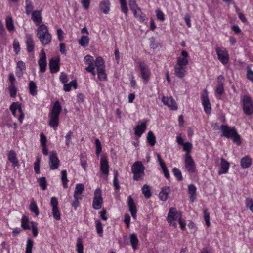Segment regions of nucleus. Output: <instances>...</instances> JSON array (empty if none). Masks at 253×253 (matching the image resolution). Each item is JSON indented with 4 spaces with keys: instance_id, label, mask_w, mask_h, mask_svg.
I'll return each mask as SVG.
<instances>
[{
    "instance_id": "1",
    "label": "nucleus",
    "mask_w": 253,
    "mask_h": 253,
    "mask_svg": "<svg viewBox=\"0 0 253 253\" xmlns=\"http://www.w3.org/2000/svg\"><path fill=\"white\" fill-rule=\"evenodd\" d=\"M37 37L43 46L48 45L51 41V35L49 33L47 27L41 24L37 30Z\"/></svg>"
},
{
    "instance_id": "2",
    "label": "nucleus",
    "mask_w": 253,
    "mask_h": 253,
    "mask_svg": "<svg viewBox=\"0 0 253 253\" xmlns=\"http://www.w3.org/2000/svg\"><path fill=\"white\" fill-rule=\"evenodd\" d=\"M62 111V107L58 101H56L49 113L50 121L49 125L55 129L59 125V115Z\"/></svg>"
},
{
    "instance_id": "3",
    "label": "nucleus",
    "mask_w": 253,
    "mask_h": 253,
    "mask_svg": "<svg viewBox=\"0 0 253 253\" xmlns=\"http://www.w3.org/2000/svg\"><path fill=\"white\" fill-rule=\"evenodd\" d=\"M221 129L222 136L227 138H232L234 142L236 143L237 145H240L241 144L240 136L234 127L230 128L228 126L222 125L221 126Z\"/></svg>"
},
{
    "instance_id": "4",
    "label": "nucleus",
    "mask_w": 253,
    "mask_h": 253,
    "mask_svg": "<svg viewBox=\"0 0 253 253\" xmlns=\"http://www.w3.org/2000/svg\"><path fill=\"white\" fill-rule=\"evenodd\" d=\"M145 167L141 161L135 162L131 166L133 180L135 181L142 180L145 176Z\"/></svg>"
},
{
    "instance_id": "5",
    "label": "nucleus",
    "mask_w": 253,
    "mask_h": 253,
    "mask_svg": "<svg viewBox=\"0 0 253 253\" xmlns=\"http://www.w3.org/2000/svg\"><path fill=\"white\" fill-rule=\"evenodd\" d=\"M179 217H181V213L177 212L175 208H170L167 218V221L169 225L176 228L177 224L175 221L176 220H178Z\"/></svg>"
},
{
    "instance_id": "6",
    "label": "nucleus",
    "mask_w": 253,
    "mask_h": 253,
    "mask_svg": "<svg viewBox=\"0 0 253 253\" xmlns=\"http://www.w3.org/2000/svg\"><path fill=\"white\" fill-rule=\"evenodd\" d=\"M84 190V186L83 184L78 183L76 184L74 193V200L72 203V206L75 208L79 206V201L82 199L81 194Z\"/></svg>"
},
{
    "instance_id": "7",
    "label": "nucleus",
    "mask_w": 253,
    "mask_h": 253,
    "mask_svg": "<svg viewBox=\"0 0 253 253\" xmlns=\"http://www.w3.org/2000/svg\"><path fill=\"white\" fill-rule=\"evenodd\" d=\"M218 60L224 65L227 64L229 61V55L228 51L224 47L215 48Z\"/></svg>"
},
{
    "instance_id": "8",
    "label": "nucleus",
    "mask_w": 253,
    "mask_h": 253,
    "mask_svg": "<svg viewBox=\"0 0 253 253\" xmlns=\"http://www.w3.org/2000/svg\"><path fill=\"white\" fill-rule=\"evenodd\" d=\"M242 102L243 109L245 114L250 115L253 112V101L251 97L247 95L243 96Z\"/></svg>"
},
{
    "instance_id": "9",
    "label": "nucleus",
    "mask_w": 253,
    "mask_h": 253,
    "mask_svg": "<svg viewBox=\"0 0 253 253\" xmlns=\"http://www.w3.org/2000/svg\"><path fill=\"white\" fill-rule=\"evenodd\" d=\"M102 204V191L99 188H98L94 193L92 207L95 210H99L101 208Z\"/></svg>"
},
{
    "instance_id": "10",
    "label": "nucleus",
    "mask_w": 253,
    "mask_h": 253,
    "mask_svg": "<svg viewBox=\"0 0 253 253\" xmlns=\"http://www.w3.org/2000/svg\"><path fill=\"white\" fill-rule=\"evenodd\" d=\"M138 64L141 78L146 83L148 82L150 77V71L148 67L144 62L140 61L138 62Z\"/></svg>"
},
{
    "instance_id": "11",
    "label": "nucleus",
    "mask_w": 253,
    "mask_h": 253,
    "mask_svg": "<svg viewBox=\"0 0 253 253\" xmlns=\"http://www.w3.org/2000/svg\"><path fill=\"white\" fill-rule=\"evenodd\" d=\"M201 99L205 112L207 114H211V104L210 102L207 91L206 90H204L203 93L202 94Z\"/></svg>"
},
{
    "instance_id": "12",
    "label": "nucleus",
    "mask_w": 253,
    "mask_h": 253,
    "mask_svg": "<svg viewBox=\"0 0 253 253\" xmlns=\"http://www.w3.org/2000/svg\"><path fill=\"white\" fill-rule=\"evenodd\" d=\"M185 169L190 173L195 172L196 167L194 161L192 157L188 154H186L185 159Z\"/></svg>"
},
{
    "instance_id": "13",
    "label": "nucleus",
    "mask_w": 253,
    "mask_h": 253,
    "mask_svg": "<svg viewBox=\"0 0 253 253\" xmlns=\"http://www.w3.org/2000/svg\"><path fill=\"white\" fill-rule=\"evenodd\" d=\"M51 205L52 207V214L53 217L56 220H59L61 219L60 213L58 208V202L57 198L53 197L51 199Z\"/></svg>"
},
{
    "instance_id": "14",
    "label": "nucleus",
    "mask_w": 253,
    "mask_h": 253,
    "mask_svg": "<svg viewBox=\"0 0 253 253\" xmlns=\"http://www.w3.org/2000/svg\"><path fill=\"white\" fill-rule=\"evenodd\" d=\"M38 64L40 67V72L42 73L45 72L47 66V62L46 54L43 49H42L41 51Z\"/></svg>"
},
{
    "instance_id": "15",
    "label": "nucleus",
    "mask_w": 253,
    "mask_h": 253,
    "mask_svg": "<svg viewBox=\"0 0 253 253\" xmlns=\"http://www.w3.org/2000/svg\"><path fill=\"white\" fill-rule=\"evenodd\" d=\"M60 161L55 152H52L49 156L50 169L52 170L57 169L59 166Z\"/></svg>"
},
{
    "instance_id": "16",
    "label": "nucleus",
    "mask_w": 253,
    "mask_h": 253,
    "mask_svg": "<svg viewBox=\"0 0 253 253\" xmlns=\"http://www.w3.org/2000/svg\"><path fill=\"white\" fill-rule=\"evenodd\" d=\"M162 101L164 104L168 106L171 110H176L177 109V104L172 97L164 96Z\"/></svg>"
},
{
    "instance_id": "17",
    "label": "nucleus",
    "mask_w": 253,
    "mask_h": 253,
    "mask_svg": "<svg viewBox=\"0 0 253 253\" xmlns=\"http://www.w3.org/2000/svg\"><path fill=\"white\" fill-rule=\"evenodd\" d=\"M59 62L60 59L58 57L52 58L50 60L49 66L51 73H56L59 70Z\"/></svg>"
},
{
    "instance_id": "18",
    "label": "nucleus",
    "mask_w": 253,
    "mask_h": 253,
    "mask_svg": "<svg viewBox=\"0 0 253 253\" xmlns=\"http://www.w3.org/2000/svg\"><path fill=\"white\" fill-rule=\"evenodd\" d=\"M100 170L107 178L109 174V165L105 156H102L100 158Z\"/></svg>"
},
{
    "instance_id": "19",
    "label": "nucleus",
    "mask_w": 253,
    "mask_h": 253,
    "mask_svg": "<svg viewBox=\"0 0 253 253\" xmlns=\"http://www.w3.org/2000/svg\"><path fill=\"white\" fill-rule=\"evenodd\" d=\"M17 109L18 110L20 113V116L18 120L20 123H22L24 117V114L22 111V107L20 104H18L17 102H13L10 106V110L11 112H14L16 111Z\"/></svg>"
},
{
    "instance_id": "20",
    "label": "nucleus",
    "mask_w": 253,
    "mask_h": 253,
    "mask_svg": "<svg viewBox=\"0 0 253 253\" xmlns=\"http://www.w3.org/2000/svg\"><path fill=\"white\" fill-rule=\"evenodd\" d=\"M128 205L131 216L134 219H135L137 211L134 200L131 196H129L128 197Z\"/></svg>"
},
{
    "instance_id": "21",
    "label": "nucleus",
    "mask_w": 253,
    "mask_h": 253,
    "mask_svg": "<svg viewBox=\"0 0 253 253\" xmlns=\"http://www.w3.org/2000/svg\"><path fill=\"white\" fill-rule=\"evenodd\" d=\"M182 57H178L177 60V64L180 66L185 67L188 64L187 57L188 56V52L185 50L181 52Z\"/></svg>"
},
{
    "instance_id": "22",
    "label": "nucleus",
    "mask_w": 253,
    "mask_h": 253,
    "mask_svg": "<svg viewBox=\"0 0 253 253\" xmlns=\"http://www.w3.org/2000/svg\"><path fill=\"white\" fill-rule=\"evenodd\" d=\"M230 164L224 158H221L220 168L218 173L219 175L227 173L228 171Z\"/></svg>"
},
{
    "instance_id": "23",
    "label": "nucleus",
    "mask_w": 253,
    "mask_h": 253,
    "mask_svg": "<svg viewBox=\"0 0 253 253\" xmlns=\"http://www.w3.org/2000/svg\"><path fill=\"white\" fill-rule=\"evenodd\" d=\"M26 70L25 63L22 61H18L16 68V75L18 77L22 76L24 72Z\"/></svg>"
},
{
    "instance_id": "24",
    "label": "nucleus",
    "mask_w": 253,
    "mask_h": 253,
    "mask_svg": "<svg viewBox=\"0 0 253 253\" xmlns=\"http://www.w3.org/2000/svg\"><path fill=\"white\" fill-rule=\"evenodd\" d=\"M26 44L28 52H31L33 51L35 45L32 35L30 34H27L26 35Z\"/></svg>"
},
{
    "instance_id": "25",
    "label": "nucleus",
    "mask_w": 253,
    "mask_h": 253,
    "mask_svg": "<svg viewBox=\"0 0 253 253\" xmlns=\"http://www.w3.org/2000/svg\"><path fill=\"white\" fill-rule=\"evenodd\" d=\"M32 19L33 22L37 26L41 25V23L42 22L41 13L40 11L35 10L33 11L31 14Z\"/></svg>"
},
{
    "instance_id": "26",
    "label": "nucleus",
    "mask_w": 253,
    "mask_h": 253,
    "mask_svg": "<svg viewBox=\"0 0 253 253\" xmlns=\"http://www.w3.org/2000/svg\"><path fill=\"white\" fill-rule=\"evenodd\" d=\"M146 123L145 122L142 123L140 125H137L134 128L135 134L138 137H140L146 129Z\"/></svg>"
},
{
    "instance_id": "27",
    "label": "nucleus",
    "mask_w": 253,
    "mask_h": 253,
    "mask_svg": "<svg viewBox=\"0 0 253 253\" xmlns=\"http://www.w3.org/2000/svg\"><path fill=\"white\" fill-rule=\"evenodd\" d=\"M7 158L9 161L12 164V166L15 167L18 164V160L16 157V152L14 150H10L8 155Z\"/></svg>"
},
{
    "instance_id": "28",
    "label": "nucleus",
    "mask_w": 253,
    "mask_h": 253,
    "mask_svg": "<svg viewBox=\"0 0 253 253\" xmlns=\"http://www.w3.org/2000/svg\"><path fill=\"white\" fill-rule=\"evenodd\" d=\"M175 75L179 78H182L185 75L186 73V67L183 66H180L176 65L175 66Z\"/></svg>"
},
{
    "instance_id": "29",
    "label": "nucleus",
    "mask_w": 253,
    "mask_h": 253,
    "mask_svg": "<svg viewBox=\"0 0 253 253\" xmlns=\"http://www.w3.org/2000/svg\"><path fill=\"white\" fill-rule=\"evenodd\" d=\"M110 3L108 0H104L101 1L99 7L103 13L107 14L110 10Z\"/></svg>"
},
{
    "instance_id": "30",
    "label": "nucleus",
    "mask_w": 253,
    "mask_h": 253,
    "mask_svg": "<svg viewBox=\"0 0 253 253\" xmlns=\"http://www.w3.org/2000/svg\"><path fill=\"white\" fill-rule=\"evenodd\" d=\"M170 191V188L168 186H165L162 188L159 196L161 200L166 201L168 199V194Z\"/></svg>"
},
{
    "instance_id": "31",
    "label": "nucleus",
    "mask_w": 253,
    "mask_h": 253,
    "mask_svg": "<svg viewBox=\"0 0 253 253\" xmlns=\"http://www.w3.org/2000/svg\"><path fill=\"white\" fill-rule=\"evenodd\" d=\"M196 187L194 184L188 185V194H189L190 199L191 202H193L196 198Z\"/></svg>"
},
{
    "instance_id": "32",
    "label": "nucleus",
    "mask_w": 253,
    "mask_h": 253,
    "mask_svg": "<svg viewBox=\"0 0 253 253\" xmlns=\"http://www.w3.org/2000/svg\"><path fill=\"white\" fill-rule=\"evenodd\" d=\"M130 242L134 250L138 247L139 240L136 234L132 233L130 235Z\"/></svg>"
},
{
    "instance_id": "33",
    "label": "nucleus",
    "mask_w": 253,
    "mask_h": 253,
    "mask_svg": "<svg viewBox=\"0 0 253 253\" xmlns=\"http://www.w3.org/2000/svg\"><path fill=\"white\" fill-rule=\"evenodd\" d=\"M252 160L248 156H245L241 160V166L243 168H248L251 165Z\"/></svg>"
},
{
    "instance_id": "34",
    "label": "nucleus",
    "mask_w": 253,
    "mask_h": 253,
    "mask_svg": "<svg viewBox=\"0 0 253 253\" xmlns=\"http://www.w3.org/2000/svg\"><path fill=\"white\" fill-rule=\"evenodd\" d=\"M72 86H73L74 89L77 88V81L76 80L72 81L68 84H65L63 86V90L65 92H69L71 90Z\"/></svg>"
},
{
    "instance_id": "35",
    "label": "nucleus",
    "mask_w": 253,
    "mask_h": 253,
    "mask_svg": "<svg viewBox=\"0 0 253 253\" xmlns=\"http://www.w3.org/2000/svg\"><path fill=\"white\" fill-rule=\"evenodd\" d=\"M94 63L95 64V66L97 67V70H100V69H105L104 62L101 57H97L95 61H94Z\"/></svg>"
},
{
    "instance_id": "36",
    "label": "nucleus",
    "mask_w": 253,
    "mask_h": 253,
    "mask_svg": "<svg viewBox=\"0 0 253 253\" xmlns=\"http://www.w3.org/2000/svg\"><path fill=\"white\" fill-rule=\"evenodd\" d=\"M148 143L151 146H153L156 144V137L154 133L152 131H149L147 137Z\"/></svg>"
},
{
    "instance_id": "37",
    "label": "nucleus",
    "mask_w": 253,
    "mask_h": 253,
    "mask_svg": "<svg viewBox=\"0 0 253 253\" xmlns=\"http://www.w3.org/2000/svg\"><path fill=\"white\" fill-rule=\"evenodd\" d=\"M129 6L130 9L132 11L134 15L136 14L137 10H139V11L140 12V8L138 7L135 0H129Z\"/></svg>"
},
{
    "instance_id": "38",
    "label": "nucleus",
    "mask_w": 253,
    "mask_h": 253,
    "mask_svg": "<svg viewBox=\"0 0 253 253\" xmlns=\"http://www.w3.org/2000/svg\"><path fill=\"white\" fill-rule=\"evenodd\" d=\"M142 193L146 198H149L152 196L150 188L147 184H144L142 188Z\"/></svg>"
},
{
    "instance_id": "39",
    "label": "nucleus",
    "mask_w": 253,
    "mask_h": 253,
    "mask_svg": "<svg viewBox=\"0 0 253 253\" xmlns=\"http://www.w3.org/2000/svg\"><path fill=\"white\" fill-rule=\"evenodd\" d=\"M29 92L30 93L34 96L37 94V86L35 83L31 81L29 84Z\"/></svg>"
},
{
    "instance_id": "40",
    "label": "nucleus",
    "mask_w": 253,
    "mask_h": 253,
    "mask_svg": "<svg viewBox=\"0 0 253 253\" xmlns=\"http://www.w3.org/2000/svg\"><path fill=\"white\" fill-rule=\"evenodd\" d=\"M89 39L87 36H82L79 41V44L84 47H86L89 43Z\"/></svg>"
},
{
    "instance_id": "41",
    "label": "nucleus",
    "mask_w": 253,
    "mask_h": 253,
    "mask_svg": "<svg viewBox=\"0 0 253 253\" xmlns=\"http://www.w3.org/2000/svg\"><path fill=\"white\" fill-rule=\"evenodd\" d=\"M6 26L7 29L11 31L14 29L13 21L11 16H8L6 18Z\"/></svg>"
},
{
    "instance_id": "42",
    "label": "nucleus",
    "mask_w": 253,
    "mask_h": 253,
    "mask_svg": "<svg viewBox=\"0 0 253 253\" xmlns=\"http://www.w3.org/2000/svg\"><path fill=\"white\" fill-rule=\"evenodd\" d=\"M30 210L34 212L36 216L39 214V211L37 205L35 201H33L31 203L29 207Z\"/></svg>"
},
{
    "instance_id": "43",
    "label": "nucleus",
    "mask_w": 253,
    "mask_h": 253,
    "mask_svg": "<svg viewBox=\"0 0 253 253\" xmlns=\"http://www.w3.org/2000/svg\"><path fill=\"white\" fill-rule=\"evenodd\" d=\"M21 226L24 229H30L29 225V219L25 215H23L21 220Z\"/></svg>"
},
{
    "instance_id": "44",
    "label": "nucleus",
    "mask_w": 253,
    "mask_h": 253,
    "mask_svg": "<svg viewBox=\"0 0 253 253\" xmlns=\"http://www.w3.org/2000/svg\"><path fill=\"white\" fill-rule=\"evenodd\" d=\"M172 171L178 181H180L183 180L181 172L179 169L174 167L173 168Z\"/></svg>"
},
{
    "instance_id": "45",
    "label": "nucleus",
    "mask_w": 253,
    "mask_h": 253,
    "mask_svg": "<svg viewBox=\"0 0 253 253\" xmlns=\"http://www.w3.org/2000/svg\"><path fill=\"white\" fill-rule=\"evenodd\" d=\"M25 3L26 13L27 15H29L31 13L32 11L33 10L34 8L33 3L31 1L29 0H26Z\"/></svg>"
},
{
    "instance_id": "46",
    "label": "nucleus",
    "mask_w": 253,
    "mask_h": 253,
    "mask_svg": "<svg viewBox=\"0 0 253 253\" xmlns=\"http://www.w3.org/2000/svg\"><path fill=\"white\" fill-rule=\"evenodd\" d=\"M61 180L63 183V186L64 188L67 187V182L68 179L67 177V171L66 170H62L61 171Z\"/></svg>"
},
{
    "instance_id": "47",
    "label": "nucleus",
    "mask_w": 253,
    "mask_h": 253,
    "mask_svg": "<svg viewBox=\"0 0 253 253\" xmlns=\"http://www.w3.org/2000/svg\"><path fill=\"white\" fill-rule=\"evenodd\" d=\"M98 78L100 81H106L107 80V76L105 73V69L97 70Z\"/></svg>"
},
{
    "instance_id": "48",
    "label": "nucleus",
    "mask_w": 253,
    "mask_h": 253,
    "mask_svg": "<svg viewBox=\"0 0 253 253\" xmlns=\"http://www.w3.org/2000/svg\"><path fill=\"white\" fill-rule=\"evenodd\" d=\"M118 172L117 170L114 171L113 185L115 190H119L120 188L118 179Z\"/></svg>"
},
{
    "instance_id": "49",
    "label": "nucleus",
    "mask_w": 253,
    "mask_h": 253,
    "mask_svg": "<svg viewBox=\"0 0 253 253\" xmlns=\"http://www.w3.org/2000/svg\"><path fill=\"white\" fill-rule=\"evenodd\" d=\"M38 181L39 186L42 188L43 190H45L47 187V181L45 177H42L38 178Z\"/></svg>"
},
{
    "instance_id": "50",
    "label": "nucleus",
    "mask_w": 253,
    "mask_h": 253,
    "mask_svg": "<svg viewBox=\"0 0 253 253\" xmlns=\"http://www.w3.org/2000/svg\"><path fill=\"white\" fill-rule=\"evenodd\" d=\"M134 16L137 18L138 20L140 22H143L145 20V15L141 12V10L140 12H139V10H137L136 14L134 15Z\"/></svg>"
},
{
    "instance_id": "51",
    "label": "nucleus",
    "mask_w": 253,
    "mask_h": 253,
    "mask_svg": "<svg viewBox=\"0 0 253 253\" xmlns=\"http://www.w3.org/2000/svg\"><path fill=\"white\" fill-rule=\"evenodd\" d=\"M95 142L96 145V155L97 157H99L102 150L101 144L98 139H96Z\"/></svg>"
},
{
    "instance_id": "52",
    "label": "nucleus",
    "mask_w": 253,
    "mask_h": 253,
    "mask_svg": "<svg viewBox=\"0 0 253 253\" xmlns=\"http://www.w3.org/2000/svg\"><path fill=\"white\" fill-rule=\"evenodd\" d=\"M33 246V241L31 239L27 240L26 249V253H32Z\"/></svg>"
},
{
    "instance_id": "53",
    "label": "nucleus",
    "mask_w": 253,
    "mask_h": 253,
    "mask_svg": "<svg viewBox=\"0 0 253 253\" xmlns=\"http://www.w3.org/2000/svg\"><path fill=\"white\" fill-rule=\"evenodd\" d=\"M245 204L247 208L253 212V201L250 198H247L245 201Z\"/></svg>"
},
{
    "instance_id": "54",
    "label": "nucleus",
    "mask_w": 253,
    "mask_h": 253,
    "mask_svg": "<svg viewBox=\"0 0 253 253\" xmlns=\"http://www.w3.org/2000/svg\"><path fill=\"white\" fill-rule=\"evenodd\" d=\"M120 1L121 4V10L126 15L128 11V8L126 5V0H120Z\"/></svg>"
},
{
    "instance_id": "55",
    "label": "nucleus",
    "mask_w": 253,
    "mask_h": 253,
    "mask_svg": "<svg viewBox=\"0 0 253 253\" xmlns=\"http://www.w3.org/2000/svg\"><path fill=\"white\" fill-rule=\"evenodd\" d=\"M183 146V151H185L186 154H189V153L191 152L192 147V144L189 142H186L184 143Z\"/></svg>"
},
{
    "instance_id": "56",
    "label": "nucleus",
    "mask_w": 253,
    "mask_h": 253,
    "mask_svg": "<svg viewBox=\"0 0 253 253\" xmlns=\"http://www.w3.org/2000/svg\"><path fill=\"white\" fill-rule=\"evenodd\" d=\"M40 159L39 157H37L36 161L34 163V170L36 174H39L40 172Z\"/></svg>"
},
{
    "instance_id": "57",
    "label": "nucleus",
    "mask_w": 253,
    "mask_h": 253,
    "mask_svg": "<svg viewBox=\"0 0 253 253\" xmlns=\"http://www.w3.org/2000/svg\"><path fill=\"white\" fill-rule=\"evenodd\" d=\"M204 217L206 222V224L208 227L210 226V215L207 212V209H204Z\"/></svg>"
},
{
    "instance_id": "58",
    "label": "nucleus",
    "mask_w": 253,
    "mask_h": 253,
    "mask_svg": "<svg viewBox=\"0 0 253 253\" xmlns=\"http://www.w3.org/2000/svg\"><path fill=\"white\" fill-rule=\"evenodd\" d=\"M10 95L11 97H15L16 95L17 89L14 85H10L9 87Z\"/></svg>"
},
{
    "instance_id": "59",
    "label": "nucleus",
    "mask_w": 253,
    "mask_h": 253,
    "mask_svg": "<svg viewBox=\"0 0 253 253\" xmlns=\"http://www.w3.org/2000/svg\"><path fill=\"white\" fill-rule=\"evenodd\" d=\"M13 45L15 52L16 54H18L19 53L20 50L19 42L16 40H14L13 41Z\"/></svg>"
},
{
    "instance_id": "60",
    "label": "nucleus",
    "mask_w": 253,
    "mask_h": 253,
    "mask_svg": "<svg viewBox=\"0 0 253 253\" xmlns=\"http://www.w3.org/2000/svg\"><path fill=\"white\" fill-rule=\"evenodd\" d=\"M157 157L158 159V161L159 162V163L160 164V166L162 169H164L167 168L166 167L165 163L164 162V161L162 159L161 156L159 154H157Z\"/></svg>"
},
{
    "instance_id": "61",
    "label": "nucleus",
    "mask_w": 253,
    "mask_h": 253,
    "mask_svg": "<svg viewBox=\"0 0 253 253\" xmlns=\"http://www.w3.org/2000/svg\"><path fill=\"white\" fill-rule=\"evenodd\" d=\"M59 79L60 82H61L63 84H66L68 81V76L66 73L64 72L61 73V74L59 77Z\"/></svg>"
},
{
    "instance_id": "62",
    "label": "nucleus",
    "mask_w": 253,
    "mask_h": 253,
    "mask_svg": "<svg viewBox=\"0 0 253 253\" xmlns=\"http://www.w3.org/2000/svg\"><path fill=\"white\" fill-rule=\"evenodd\" d=\"M84 61L89 65L94 64V60L92 56L87 55L84 58Z\"/></svg>"
},
{
    "instance_id": "63",
    "label": "nucleus",
    "mask_w": 253,
    "mask_h": 253,
    "mask_svg": "<svg viewBox=\"0 0 253 253\" xmlns=\"http://www.w3.org/2000/svg\"><path fill=\"white\" fill-rule=\"evenodd\" d=\"M77 248L78 253L84 252V248L82 242L80 239H78L77 243Z\"/></svg>"
},
{
    "instance_id": "64",
    "label": "nucleus",
    "mask_w": 253,
    "mask_h": 253,
    "mask_svg": "<svg viewBox=\"0 0 253 253\" xmlns=\"http://www.w3.org/2000/svg\"><path fill=\"white\" fill-rule=\"evenodd\" d=\"M81 3L85 9H88L90 4V0H81Z\"/></svg>"
}]
</instances>
